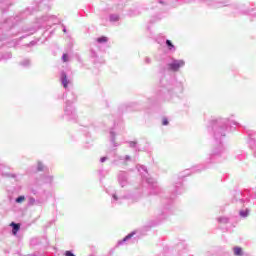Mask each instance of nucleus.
<instances>
[{
  "label": "nucleus",
  "mask_w": 256,
  "mask_h": 256,
  "mask_svg": "<svg viewBox=\"0 0 256 256\" xmlns=\"http://www.w3.org/2000/svg\"><path fill=\"white\" fill-rule=\"evenodd\" d=\"M45 183H53V176H46L44 178Z\"/></svg>",
  "instance_id": "37"
},
{
  "label": "nucleus",
  "mask_w": 256,
  "mask_h": 256,
  "mask_svg": "<svg viewBox=\"0 0 256 256\" xmlns=\"http://www.w3.org/2000/svg\"><path fill=\"white\" fill-rule=\"evenodd\" d=\"M62 61H63L64 63H67V62L69 61V54L64 53V54L62 55Z\"/></svg>",
  "instance_id": "34"
},
{
  "label": "nucleus",
  "mask_w": 256,
  "mask_h": 256,
  "mask_svg": "<svg viewBox=\"0 0 256 256\" xmlns=\"http://www.w3.org/2000/svg\"><path fill=\"white\" fill-rule=\"evenodd\" d=\"M165 47L167 48V50L169 51V53H175V51H177V47L175 46V44H173V42L169 39H166L165 43H164Z\"/></svg>",
  "instance_id": "16"
},
{
  "label": "nucleus",
  "mask_w": 256,
  "mask_h": 256,
  "mask_svg": "<svg viewBox=\"0 0 256 256\" xmlns=\"http://www.w3.org/2000/svg\"><path fill=\"white\" fill-rule=\"evenodd\" d=\"M13 5V0H0V11L1 13H7L9 7Z\"/></svg>",
  "instance_id": "12"
},
{
  "label": "nucleus",
  "mask_w": 256,
  "mask_h": 256,
  "mask_svg": "<svg viewBox=\"0 0 256 256\" xmlns=\"http://www.w3.org/2000/svg\"><path fill=\"white\" fill-rule=\"evenodd\" d=\"M144 63L145 65H151V63H153V60L150 57H145Z\"/></svg>",
  "instance_id": "35"
},
{
  "label": "nucleus",
  "mask_w": 256,
  "mask_h": 256,
  "mask_svg": "<svg viewBox=\"0 0 256 256\" xmlns=\"http://www.w3.org/2000/svg\"><path fill=\"white\" fill-rule=\"evenodd\" d=\"M155 5H165V0H155L154 2H152V9H155Z\"/></svg>",
  "instance_id": "27"
},
{
  "label": "nucleus",
  "mask_w": 256,
  "mask_h": 256,
  "mask_svg": "<svg viewBox=\"0 0 256 256\" xmlns=\"http://www.w3.org/2000/svg\"><path fill=\"white\" fill-rule=\"evenodd\" d=\"M68 95H69V93H67V92H66V93H64V94H63V99L67 98V97H68Z\"/></svg>",
  "instance_id": "48"
},
{
  "label": "nucleus",
  "mask_w": 256,
  "mask_h": 256,
  "mask_svg": "<svg viewBox=\"0 0 256 256\" xmlns=\"http://www.w3.org/2000/svg\"><path fill=\"white\" fill-rule=\"evenodd\" d=\"M69 95H73V93H72V92H70V93H69Z\"/></svg>",
  "instance_id": "55"
},
{
  "label": "nucleus",
  "mask_w": 256,
  "mask_h": 256,
  "mask_svg": "<svg viewBox=\"0 0 256 256\" xmlns=\"http://www.w3.org/2000/svg\"><path fill=\"white\" fill-rule=\"evenodd\" d=\"M115 137H116L115 131L110 130V141H111L113 147H119V144H117L115 142Z\"/></svg>",
  "instance_id": "23"
},
{
  "label": "nucleus",
  "mask_w": 256,
  "mask_h": 256,
  "mask_svg": "<svg viewBox=\"0 0 256 256\" xmlns=\"http://www.w3.org/2000/svg\"><path fill=\"white\" fill-rule=\"evenodd\" d=\"M128 144L131 149H137V141H130Z\"/></svg>",
  "instance_id": "33"
},
{
  "label": "nucleus",
  "mask_w": 256,
  "mask_h": 256,
  "mask_svg": "<svg viewBox=\"0 0 256 256\" xmlns=\"http://www.w3.org/2000/svg\"><path fill=\"white\" fill-rule=\"evenodd\" d=\"M210 126L208 127V131L212 134L214 140L218 144L214 146L211 151L206 155L204 164L196 165L191 168V170L186 169L181 172L178 176V181L171 188L170 196H165L164 203H168L163 207L157 214L156 220H150L148 222V227H157L161 223V221H165L169 215L173 214V210L171 209V203H173V199L177 197V195H181L185 188L183 187L182 179L191 175V173H201V171H207V169H211L217 163H223L229 157L227 149L223 146V139L227 137V133H229V125L231 127H238V129H244L247 131V128L241 123L237 121H231L229 117L222 116H212L210 119Z\"/></svg>",
  "instance_id": "1"
},
{
  "label": "nucleus",
  "mask_w": 256,
  "mask_h": 256,
  "mask_svg": "<svg viewBox=\"0 0 256 256\" xmlns=\"http://www.w3.org/2000/svg\"><path fill=\"white\" fill-rule=\"evenodd\" d=\"M235 256H242L243 255V248L236 246L233 248Z\"/></svg>",
  "instance_id": "24"
},
{
  "label": "nucleus",
  "mask_w": 256,
  "mask_h": 256,
  "mask_svg": "<svg viewBox=\"0 0 256 256\" xmlns=\"http://www.w3.org/2000/svg\"><path fill=\"white\" fill-rule=\"evenodd\" d=\"M64 256H77L75 253L72 252V250H67L64 252Z\"/></svg>",
  "instance_id": "40"
},
{
  "label": "nucleus",
  "mask_w": 256,
  "mask_h": 256,
  "mask_svg": "<svg viewBox=\"0 0 256 256\" xmlns=\"http://www.w3.org/2000/svg\"><path fill=\"white\" fill-rule=\"evenodd\" d=\"M117 181L120 187H127V185H129V172L119 171L117 174Z\"/></svg>",
  "instance_id": "10"
},
{
  "label": "nucleus",
  "mask_w": 256,
  "mask_h": 256,
  "mask_svg": "<svg viewBox=\"0 0 256 256\" xmlns=\"http://www.w3.org/2000/svg\"><path fill=\"white\" fill-rule=\"evenodd\" d=\"M62 31L63 33H67V27L65 26V24H62Z\"/></svg>",
  "instance_id": "45"
},
{
  "label": "nucleus",
  "mask_w": 256,
  "mask_h": 256,
  "mask_svg": "<svg viewBox=\"0 0 256 256\" xmlns=\"http://www.w3.org/2000/svg\"><path fill=\"white\" fill-rule=\"evenodd\" d=\"M244 15H253L254 17H256V12L255 9H251V10H246L243 12Z\"/></svg>",
  "instance_id": "29"
},
{
  "label": "nucleus",
  "mask_w": 256,
  "mask_h": 256,
  "mask_svg": "<svg viewBox=\"0 0 256 256\" xmlns=\"http://www.w3.org/2000/svg\"><path fill=\"white\" fill-rule=\"evenodd\" d=\"M12 177H15V174H12Z\"/></svg>",
  "instance_id": "56"
},
{
  "label": "nucleus",
  "mask_w": 256,
  "mask_h": 256,
  "mask_svg": "<svg viewBox=\"0 0 256 256\" xmlns=\"http://www.w3.org/2000/svg\"><path fill=\"white\" fill-rule=\"evenodd\" d=\"M160 18H151L150 19V23L153 24L155 23L156 21H159Z\"/></svg>",
  "instance_id": "44"
},
{
  "label": "nucleus",
  "mask_w": 256,
  "mask_h": 256,
  "mask_svg": "<svg viewBox=\"0 0 256 256\" xmlns=\"http://www.w3.org/2000/svg\"><path fill=\"white\" fill-rule=\"evenodd\" d=\"M162 125H164V126L169 125V119L167 117L162 118Z\"/></svg>",
  "instance_id": "41"
},
{
  "label": "nucleus",
  "mask_w": 256,
  "mask_h": 256,
  "mask_svg": "<svg viewBox=\"0 0 256 256\" xmlns=\"http://www.w3.org/2000/svg\"><path fill=\"white\" fill-rule=\"evenodd\" d=\"M25 201V196L20 195L15 199V203H23Z\"/></svg>",
  "instance_id": "32"
},
{
  "label": "nucleus",
  "mask_w": 256,
  "mask_h": 256,
  "mask_svg": "<svg viewBox=\"0 0 256 256\" xmlns=\"http://www.w3.org/2000/svg\"><path fill=\"white\" fill-rule=\"evenodd\" d=\"M250 197L251 193L249 192V190H234L232 203H240V205H243L245 203H249Z\"/></svg>",
  "instance_id": "7"
},
{
  "label": "nucleus",
  "mask_w": 256,
  "mask_h": 256,
  "mask_svg": "<svg viewBox=\"0 0 256 256\" xmlns=\"http://www.w3.org/2000/svg\"><path fill=\"white\" fill-rule=\"evenodd\" d=\"M118 159H119L120 161H123V160H125V161H131V156L126 155L124 158H123V156H119Z\"/></svg>",
  "instance_id": "36"
},
{
  "label": "nucleus",
  "mask_w": 256,
  "mask_h": 256,
  "mask_svg": "<svg viewBox=\"0 0 256 256\" xmlns=\"http://www.w3.org/2000/svg\"><path fill=\"white\" fill-rule=\"evenodd\" d=\"M97 43L103 44V43H107V41H109V38H107V36H100L96 39Z\"/></svg>",
  "instance_id": "26"
},
{
  "label": "nucleus",
  "mask_w": 256,
  "mask_h": 256,
  "mask_svg": "<svg viewBox=\"0 0 256 256\" xmlns=\"http://www.w3.org/2000/svg\"><path fill=\"white\" fill-rule=\"evenodd\" d=\"M250 214H251V209L249 208L239 210V217H241V219H247Z\"/></svg>",
  "instance_id": "17"
},
{
  "label": "nucleus",
  "mask_w": 256,
  "mask_h": 256,
  "mask_svg": "<svg viewBox=\"0 0 256 256\" xmlns=\"http://www.w3.org/2000/svg\"><path fill=\"white\" fill-rule=\"evenodd\" d=\"M141 195H143V188L140 186L136 192L130 193L124 196H118L116 193L112 194V205H121L123 203V199H128L129 201L135 202L141 199Z\"/></svg>",
  "instance_id": "5"
},
{
  "label": "nucleus",
  "mask_w": 256,
  "mask_h": 256,
  "mask_svg": "<svg viewBox=\"0 0 256 256\" xmlns=\"http://www.w3.org/2000/svg\"><path fill=\"white\" fill-rule=\"evenodd\" d=\"M170 251H171V248L169 246H165L163 248V254L160 256H169V255H167V253H169Z\"/></svg>",
  "instance_id": "31"
},
{
  "label": "nucleus",
  "mask_w": 256,
  "mask_h": 256,
  "mask_svg": "<svg viewBox=\"0 0 256 256\" xmlns=\"http://www.w3.org/2000/svg\"><path fill=\"white\" fill-rule=\"evenodd\" d=\"M154 39H155V42L158 43V45H161V46L165 45V42L167 41V39H165V36H163L161 34L156 36Z\"/></svg>",
  "instance_id": "21"
},
{
  "label": "nucleus",
  "mask_w": 256,
  "mask_h": 256,
  "mask_svg": "<svg viewBox=\"0 0 256 256\" xmlns=\"http://www.w3.org/2000/svg\"><path fill=\"white\" fill-rule=\"evenodd\" d=\"M151 27L150 26H147V30L150 31Z\"/></svg>",
  "instance_id": "53"
},
{
  "label": "nucleus",
  "mask_w": 256,
  "mask_h": 256,
  "mask_svg": "<svg viewBox=\"0 0 256 256\" xmlns=\"http://www.w3.org/2000/svg\"><path fill=\"white\" fill-rule=\"evenodd\" d=\"M28 256H37L36 254H29Z\"/></svg>",
  "instance_id": "54"
},
{
  "label": "nucleus",
  "mask_w": 256,
  "mask_h": 256,
  "mask_svg": "<svg viewBox=\"0 0 256 256\" xmlns=\"http://www.w3.org/2000/svg\"><path fill=\"white\" fill-rule=\"evenodd\" d=\"M168 71L172 73H179L183 67H185V60L176 59L175 57L170 58V62L166 64Z\"/></svg>",
  "instance_id": "8"
},
{
  "label": "nucleus",
  "mask_w": 256,
  "mask_h": 256,
  "mask_svg": "<svg viewBox=\"0 0 256 256\" xmlns=\"http://www.w3.org/2000/svg\"><path fill=\"white\" fill-rule=\"evenodd\" d=\"M4 167L5 166L0 162V173H1V171H3Z\"/></svg>",
  "instance_id": "46"
},
{
  "label": "nucleus",
  "mask_w": 256,
  "mask_h": 256,
  "mask_svg": "<svg viewBox=\"0 0 256 256\" xmlns=\"http://www.w3.org/2000/svg\"><path fill=\"white\" fill-rule=\"evenodd\" d=\"M90 57L93 60L94 65L103 63V60L99 57V55L94 49H90Z\"/></svg>",
  "instance_id": "14"
},
{
  "label": "nucleus",
  "mask_w": 256,
  "mask_h": 256,
  "mask_svg": "<svg viewBox=\"0 0 256 256\" xmlns=\"http://www.w3.org/2000/svg\"><path fill=\"white\" fill-rule=\"evenodd\" d=\"M37 45V40H32L30 43L26 44L25 47H35Z\"/></svg>",
  "instance_id": "38"
},
{
  "label": "nucleus",
  "mask_w": 256,
  "mask_h": 256,
  "mask_svg": "<svg viewBox=\"0 0 256 256\" xmlns=\"http://www.w3.org/2000/svg\"><path fill=\"white\" fill-rule=\"evenodd\" d=\"M139 173L142 174V179L146 181V183L149 185L151 191V195H160V197H165L164 193L165 191L157 185V181L154 178L148 177L149 172H147V167L143 165H139L137 167Z\"/></svg>",
  "instance_id": "4"
},
{
  "label": "nucleus",
  "mask_w": 256,
  "mask_h": 256,
  "mask_svg": "<svg viewBox=\"0 0 256 256\" xmlns=\"http://www.w3.org/2000/svg\"><path fill=\"white\" fill-rule=\"evenodd\" d=\"M67 121H72L73 123H77V110L75 106H73V100H67L64 107V116Z\"/></svg>",
  "instance_id": "6"
},
{
  "label": "nucleus",
  "mask_w": 256,
  "mask_h": 256,
  "mask_svg": "<svg viewBox=\"0 0 256 256\" xmlns=\"http://www.w3.org/2000/svg\"><path fill=\"white\" fill-rule=\"evenodd\" d=\"M19 67H22V69H31L33 66V61L31 58H23L18 62Z\"/></svg>",
  "instance_id": "13"
},
{
  "label": "nucleus",
  "mask_w": 256,
  "mask_h": 256,
  "mask_svg": "<svg viewBox=\"0 0 256 256\" xmlns=\"http://www.w3.org/2000/svg\"><path fill=\"white\" fill-rule=\"evenodd\" d=\"M35 201H36L35 198L30 197L29 200H28V205H29V207L35 205Z\"/></svg>",
  "instance_id": "39"
},
{
  "label": "nucleus",
  "mask_w": 256,
  "mask_h": 256,
  "mask_svg": "<svg viewBox=\"0 0 256 256\" xmlns=\"http://www.w3.org/2000/svg\"><path fill=\"white\" fill-rule=\"evenodd\" d=\"M107 161V156H103L100 158V163H105Z\"/></svg>",
  "instance_id": "43"
},
{
  "label": "nucleus",
  "mask_w": 256,
  "mask_h": 256,
  "mask_svg": "<svg viewBox=\"0 0 256 256\" xmlns=\"http://www.w3.org/2000/svg\"><path fill=\"white\" fill-rule=\"evenodd\" d=\"M248 135V145L252 151H254V156L256 157V131L246 130Z\"/></svg>",
  "instance_id": "11"
},
{
  "label": "nucleus",
  "mask_w": 256,
  "mask_h": 256,
  "mask_svg": "<svg viewBox=\"0 0 256 256\" xmlns=\"http://www.w3.org/2000/svg\"><path fill=\"white\" fill-rule=\"evenodd\" d=\"M149 37H150V38H153V32H150Z\"/></svg>",
  "instance_id": "50"
},
{
  "label": "nucleus",
  "mask_w": 256,
  "mask_h": 256,
  "mask_svg": "<svg viewBox=\"0 0 256 256\" xmlns=\"http://www.w3.org/2000/svg\"><path fill=\"white\" fill-rule=\"evenodd\" d=\"M253 193H254L255 198H256V187L254 188Z\"/></svg>",
  "instance_id": "49"
},
{
  "label": "nucleus",
  "mask_w": 256,
  "mask_h": 256,
  "mask_svg": "<svg viewBox=\"0 0 256 256\" xmlns=\"http://www.w3.org/2000/svg\"><path fill=\"white\" fill-rule=\"evenodd\" d=\"M47 169V166L43 164V162L38 161L36 166V172L41 173Z\"/></svg>",
  "instance_id": "22"
},
{
  "label": "nucleus",
  "mask_w": 256,
  "mask_h": 256,
  "mask_svg": "<svg viewBox=\"0 0 256 256\" xmlns=\"http://www.w3.org/2000/svg\"><path fill=\"white\" fill-rule=\"evenodd\" d=\"M9 59H13V54L11 52L0 54V61H9Z\"/></svg>",
  "instance_id": "20"
},
{
  "label": "nucleus",
  "mask_w": 256,
  "mask_h": 256,
  "mask_svg": "<svg viewBox=\"0 0 256 256\" xmlns=\"http://www.w3.org/2000/svg\"><path fill=\"white\" fill-rule=\"evenodd\" d=\"M113 165H117V160H114V161H113Z\"/></svg>",
  "instance_id": "51"
},
{
  "label": "nucleus",
  "mask_w": 256,
  "mask_h": 256,
  "mask_svg": "<svg viewBox=\"0 0 256 256\" xmlns=\"http://www.w3.org/2000/svg\"><path fill=\"white\" fill-rule=\"evenodd\" d=\"M34 205H38V206H41L43 205V200H35V204Z\"/></svg>",
  "instance_id": "42"
},
{
  "label": "nucleus",
  "mask_w": 256,
  "mask_h": 256,
  "mask_svg": "<svg viewBox=\"0 0 256 256\" xmlns=\"http://www.w3.org/2000/svg\"><path fill=\"white\" fill-rule=\"evenodd\" d=\"M45 241H46V245H49V241H47V238H45Z\"/></svg>",
  "instance_id": "52"
},
{
  "label": "nucleus",
  "mask_w": 256,
  "mask_h": 256,
  "mask_svg": "<svg viewBox=\"0 0 256 256\" xmlns=\"http://www.w3.org/2000/svg\"><path fill=\"white\" fill-rule=\"evenodd\" d=\"M10 227L12 228V235H17L21 231V224L19 223L11 222Z\"/></svg>",
  "instance_id": "18"
},
{
  "label": "nucleus",
  "mask_w": 256,
  "mask_h": 256,
  "mask_svg": "<svg viewBox=\"0 0 256 256\" xmlns=\"http://www.w3.org/2000/svg\"><path fill=\"white\" fill-rule=\"evenodd\" d=\"M177 93H183V83L171 74L162 76L156 93L158 101H171L177 97Z\"/></svg>",
  "instance_id": "3"
},
{
  "label": "nucleus",
  "mask_w": 256,
  "mask_h": 256,
  "mask_svg": "<svg viewBox=\"0 0 256 256\" xmlns=\"http://www.w3.org/2000/svg\"><path fill=\"white\" fill-rule=\"evenodd\" d=\"M127 241H131V243L139 241V235H137V231H132L131 233L126 235L122 240H119L115 247H121V245H125Z\"/></svg>",
  "instance_id": "9"
},
{
  "label": "nucleus",
  "mask_w": 256,
  "mask_h": 256,
  "mask_svg": "<svg viewBox=\"0 0 256 256\" xmlns=\"http://www.w3.org/2000/svg\"><path fill=\"white\" fill-rule=\"evenodd\" d=\"M51 1L41 0L26 8L16 16L4 19L0 22V49L3 47H17L19 41L37 33L38 29H51L52 25H57V16L42 15L36 18L33 26H22L20 23L27 19L29 15H37L39 11L47 13L51 9Z\"/></svg>",
  "instance_id": "2"
},
{
  "label": "nucleus",
  "mask_w": 256,
  "mask_h": 256,
  "mask_svg": "<svg viewBox=\"0 0 256 256\" xmlns=\"http://www.w3.org/2000/svg\"><path fill=\"white\" fill-rule=\"evenodd\" d=\"M119 111H120L121 113H125V111H131V108L129 107V105L124 104V105H122V106L119 108Z\"/></svg>",
  "instance_id": "28"
},
{
  "label": "nucleus",
  "mask_w": 256,
  "mask_h": 256,
  "mask_svg": "<svg viewBox=\"0 0 256 256\" xmlns=\"http://www.w3.org/2000/svg\"><path fill=\"white\" fill-rule=\"evenodd\" d=\"M31 193H33V195H37V190L32 189V190H31Z\"/></svg>",
  "instance_id": "47"
},
{
  "label": "nucleus",
  "mask_w": 256,
  "mask_h": 256,
  "mask_svg": "<svg viewBox=\"0 0 256 256\" xmlns=\"http://www.w3.org/2000/svg\"><path fill=\"white\" fill-rule=\"evenodd\" d=\"M218 223H221L222 225H227V223H229V217H225V216L219 217Z\"/></svg>",
  "instance_id": "25"
},
{
  "label": "nucleus",
  "mask_w": 256,
  "mask_h": 256,
  "mask_svg": "<svg viewBox=\"0 0 256 256\" xmlns=\"http://www.w3.org/2000/svg\"><path fill=\"white\" fill-rule=\"evenodd\" d=\"M39 243H41L39 238H32L31 241H30V244L33 245V246L39 245Z\"/></svg>",
  "instance_id": "30"
},
{
  "label": "nucleus",
  "mask_w": 256,
  "mask_h": 256,
  "mask_svg": "<svg viewBox=\"0 0 256 256\" xmlns=\"http://www.w3.org/2000/svg\"><path fill=\"white\" fill-rule=\"evenodd\" d=\"M108 20L110 23H119V21L121 20V16L119 14H109L108 16Z\"/></svg>",
  "instance_id": "19"
},
{
  "label": "nucleus",
  "mask_w": 256,
  "mask_h": 256,
  "mask_svg": "<svg viewBox=\"0 0 256 256\" xmlns=\"http://www.w3.org/2000/svg\"><path fill=\"white\" fill-rule=\"evenodd\" d=\"M60 81L64 89H67L69 87V78H67V72L62 71L60 74Z\"/></svg>",
  "instance_id": "15"
}]
</instances>
